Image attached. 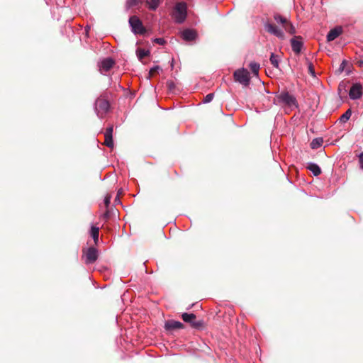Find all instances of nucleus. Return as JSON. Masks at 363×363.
<instances>
[{"label":"nucleus","instance_id":"obj_14","mask_svg":"<svg viewBox=\"0 0 363 363\" xmlns=\"http://www.w3.org/2000/svg\"><path fill=\"white\" fill-rule=\"evenodd\" d=\"M341 27H335L331 29L327 35V40L330 42L337 38L342 33Z\"/></svg>","mask_w":363,"mask_h":363},{"label":"nucleus","instance_id":"obj_25","mask_svg":"<svg viewBox=\"0 0 363 363\" xmlns=\"http://www.w3.org/2000/svg\"><path fill=\"white\" fill-rule=\"evenodd\" d=\"M141 0H127L126 5L128 8L133 7L137 6Z\"/></svg>","mask_w":363,"mask_h":363},{"label":"nucleus","instance_id":"obj_7","mask_svg":"<svg viewBox=\"0 0 363 363\" xmlns=\"http://www.w3.org/2000/svg\"><path fill=\"white\" fill-rule=\"evenodd\" d=\"M264 29L269 33L276 36L279 39L284 40L285 38L284 33L282 29L279 28L276 25L270 22L264 23Z\"/></svg>","mask_w":363,"mask_h":363},{"label":"nucleus","instance_id":"obj_10","mask_svg":"<svg viewBox=\"0 0 363 363\" xmlns=\"http://www.w3.org/2000/svg\"><path fill=\"white\" fill-rule=\"evenodd\" d=\"M114 63L113 60L110 57L103 60L99 65L100 72L104 73L109 71L113 67Z\"/></svg>","mask_w":363,"mask_h":363},{"label":"nucleus","instance_id":"obj_11","mask_svg":"<svg viewBox=\"0 0 363 363\" xmlns=\"http://www.w3.org/2000/svg\"><path fill=\"white\" fill-rule=\"evenodd\" d=\"M184 327V325L182 323L174 320H167L164 323V328L167 331L182 329Z\"/></svg>","mask_w":363,"mask_h":363},{"label":"nucleus","instance_id":"obj_24","mask_svg":"<svg viewBox=\"0 0 363 363\" xmlns=\"http://www.w3.org/2000/svg\"><path fill=\"white\" fill-rule=\"evenodd\" d=\"M105 137V141L104 144L108 147H113V136H104Z\"/></svg>","mask_w":363,"mask_h":363},{"label":"nucleus","instance_id":"obj_18","mask_svg":"<svg viewBox=\"0 0 363 363\" xmlns=\"http://www.w3.org/2000/svg\"><path fill=\"white\" fill-rule=\"evenodd\" d=\"M269 60H270L271 64L274 67L279 68V61H280L279 55H275L274 53L272 52L270 55Z\"/></svg>","mask_w":363,"mask_h":363},{"label":"nucleus","instance_id":"obj_22","mask_svg":"<svg viewBox=\"0 0 363 363\" xmlns=\"http://www.w3.org/2000/svg\"><path fill=\"white\" fill-rule=\"evenodd\" d=\"M250 69L254 75L257 76L259 74V64L252 62L250 63Z\"/></svg>","mask_w":363,"mask_h":363},{"label":"nucleus","instance_id":"obj_29","mask_svg":"<svg viewBox=\"0 0 363 363\" xmlns=\"http://www.w3.org/2000/svg\"><path fill=\"white\" fill-rule=\"evenodd\" d=\"M308 72H309V74H310L312 77H315V72L314 67H313V64H312L311 62H309V63H308Z\"/></svg>","mask_w":363,"mask_h":363},{"label":"nucleus","instance_id":"obj_27","mask_svg":"<svg viewBox=\"0 0 363 363\" xmlns=\"http://www.w3.org/2000/svg\"><path fill=\"white\" fill-rule=\"evenodd\" d=\"M148 54L147 51H145V50H139L137 52L138 57L141 60L145 56H147Z\"/></svg>","mask_w":363,"mask_h":363},{"label":"nucleus","instance_id":"obj_31","mask_svg":"<svg viewBox=\"0 0 363 363\" xmlns=\"http://www.w3.org/2000/svg\"><path fill=\"white\" fill-rule=\"evenodd\" d=\"M111 196L109 195V194H107L105 198H104V204L106 206V208H108L111 203Z\"/></svg>","mask_w":363,"mask_h":363},{"label":"nucleus","instance_id":"obj_21","mask_svg":"<svg viewBox=\"0 0 363 363\" xmlns=\"http://www.w3.org/2000/svg\"><path fill=\"white\" fill-rule=\"evenodd\" d=\"M274 19L277 23L281 24L283 27H284L289 22L286 18L281 16L278 13L274 14Z\"/></svg>","mask_w":363,"mask_h":363},{"label":"nucleus","instance_id":"obj_5","mask_svg":"<svg viewBox=\"0 0 363 363\" xmlns=\"http://www.w3.org/2000/svg\"><path fill=\"white\" fill-rule=\"evenodd\" d=\"M235 80L244 86H247L250 83V73L246 69H239L235 71L233 74Z\"/></svg>","mask_w":363,"mask_h":363},{"label":"nucleus","instance_id":"obj_16","mask_svg":"<svg viewBox=\"0 0 363 363\" xmlns=\"http://www.w3.org/2000/svg\"><path fill=\"white\" fill-rule=\"evenodd\" d=\"M99 228L96 226H91L90 230V235L94 239V243L96 245L99 241Z\"/></svg>","mask_w":363,"mask_h":363},{"label":"nucleus","instance_id":"obj_8","mask_svg":"<svg viewBox=\"0 0 363 363\" xmlns=\"http://www.w3.org/2000/svg\"><path fill=\"white\" fill-rule=\"evenodd\" d=\"M363 87L360 83H354L352 84L350 91L349 96L352 100L359 99L362 96Z\"/></svg>","mask_w":363,"mask_h":363},{"label":"nucleus","instance_id":"obj_28","mask_svg":"<svg viewBox=\"0 0 363 363\" xmlns=\"http://www.w3.org/2000/svg\"><path fill=\"white\" fill-rule=\"evenodd\" d=\"M358 157V164L359 168L363 170V152L359 153L357 156Z\"/></svg>","mask_w":363,"mask_h":363},{"label":"nucleus","instance_id":"obj_2","mask_svg":"<svg viewBox=\"0 0 363 363\" xmlns=\"http://www.w3.org/2000/svg\"><path fill=\"white\" fill-rule=\"evenodd\" d=\"M186 10L187 6L185 2H179L176 4L172 14L176 23H182L185 21L187 15Z\"/></svg>","mask_w":363,"mask_h":363},{"label":"nucleus","instance_id":"obj_30","mask_svg":"<svg viewBox=\"0 0 363 363\" xmlns=\"http://www.w3.org/2000/svg\"><path fill=\"white\" fill-rule=\"evenodd\" d=\"M113 125L109 126L106 130V132L104 133V136H113Z\"/></svg>","mask_w":363,"mask_h":363},{"label":"nucleus","instance_id":"obj_12","mask_svg":"<svg viewBox=\"0 0 363 363\" xmlns=\"http://www.w3.org/2000/svg\"><path fill=\"white\" fill-rule=\"evenodd\" d=\"M182 318L184 322L190 323L194 328H198L201 325L200 322L196 321V315L194 313H184Z\"/></svg>","mask_w":363,"mask_h":363},{"label":"nucleus","instance_id":"obj_32","mask_svg":"<svg viewBox=\"0 0 363 363\" xmlns=\"http://www.w3.org/2000/svg\"><path fill=\"white\" fill-rule=\"evenodd\" d=\"M156 43L163 45L165 43V40L162 38H155L154 40Z\"/></svg>","mask_w":363,"mask_h":363},{"label":"nucleus","instance_id":"obj_19","mask_svg":"<svg viewBox=\"0 0 363 363\" xmlns=\"http://www.w3.org/2000/svg\"><path fill=\"white\" fill-rule=\"evenodd\" d=\"M352 111L350 108L347 109L339 118L341 123H345L351 117Z\"/></svg>","mask_w":363,"mask_h":363},{"label":"nucleus","instance_id":"obj_15","mask_svg":"<svg viewBox=\"0 0 363 363\" xmlns=\"http://www.w3.org/2000/svg\"><path fill=\"white\" fill-rule=\"evenodd\" d=\"M307 168L311 171L315 176H318L321 173L320 167L315 163H308Z\"/></svg>","mask_w":363,"mask_h":363},{"label":"nucleus","instance_id":"obj_38","mask_svg":"<svg viewBox=\"0 0 363 363\" xmlns=\"http://www.w3.org/2000/svg\"><path fill=\"white\" fill-rule=\"evenodd\" d=\"M172 83H169V88H171V87L172 86Z\"/></svg>","mask_w":363,"mask_h":363},{"label":"nucleus","instance_id":"obj_36","mask_svg":"<svg viewBox=\"0 0 363 363\" xmlns=\"http://www.w3.org/2000/svg\"><path fill=\"white\" fill-rule=\"evenodd\" d=\"M123 193V189H120L118 191V193H117V195H118L120 196L121 194H122Z\"/></svg>","mask_w":363,"mask_h":363},{"label":"nucleus","instance_id":"obj_35","mask_svg":"<svg viewBox=\"0 0 363 363\" xmlns=\"http://www.w3.org/2000/svg\"><path fill=\"white\" fill-rule=\"evenodd\" d=\"M103 217L106 219H108L109 218V212L108 211H107L106 212H105L103 215Z\"/></svg>","mask_w":363,"mask_h":363},{"label":"nucleus","instance_id":"obj_23","mask_svg":"<svg viewBox=\"0 0 363 363\" xmlns=\"http://www.w3.org/2000/svg\"><path fill=\"white\" fill-rule=\"evenodd\" d=\"M285 30L290 34H294L296 33V30L294 26L290 22H288L287 24L284 27Z\"/></svg>","mask_w":363,"mask_h":363},{"label":"nucleus","instance_id":"obj_13","mask_svg":"<svg viewBox=\"0 0 363 363\" xmlns=\"http://www.w3.org/2000/svg\"><path fill=\"white\" fill-rule=\"evenodd\" d=\"M182 38L185 41H192L196 38V32L192 29H185L181 33Z\"/></svg>","mask_w":363,"mask_h":363},{"label":"nucleus","instance_id":"obj_26","mask_svg":"<svg viewBox=\"0 0 363 363\" xmlns=\"http://www.w3.org/2000/svg\"><path fill=\"white\" fill-rule=\"evenodd\" d=\"M213 97H214V94L213 93H210V94H208L203 99V102L204 104H207V103H210L213 99Z\"/></svg>","mask_w":363,"mask_h":363},{"label":"nucleus","instance_id":"obj_6","mask_svg":"<svg viewBox=\"0 0 363 363\" xmlns=\"http://www.w3.org/2000/svg\"><path fill=\"white\" fill-rule=\"evenodd\" d=\"M84 255V262L86 264L94 263L99 257V251L94 247H90L86 250H83Z\"/></svg>","mask_w":363,"mask_h":363},{"label":"nucleus","instance_id":"obj_1","mask_svg":"<svg viewBox=\"0 0 363 363\" xmlns=\"http://www.w3.org/2000/svg\"><path fill=\"white\" fill-rule=\"evenodd\" d=\"M274 104L285 107L289 111L298 108V104L296 97L288 91H281L274 99Z\"/></svg>","mask_w":363,"mask_h":363},{"label":"nucleus","instance_id":"obj_4","mask_svg":"<svg viewBox=\"0 0 363 363\" xmlns=\"http://www.w3.org/2000/svg\"><path fill=\"white\" fill-rule=\"evenodd\" d=\"M129 25L131 28L132 32L135 34H144L146 32L142 21L136 16H132L129 18Z\"/></svg>","mask_w":363,"mask_h":363},{"label":"nucleus","instance_id":"obj_37","mask_svg":"<svg viewBox=\"0 0 363 363\" xmlns=\"http://www.w3.org/2000/svg\"><path fill=\"white\" fill-rule=\"evenodd\" d=\"M344 62H345L343 61V62H342V64H341V66H340V69H341L342 70L344 69V65H344Z\"/></svg>","mask_w":363,"mask_h":363},{"label":"nucleus","instance_id":"obj_34","mask_svg":"<svg viewBox=\"0 0 363 363\" xmlns=\"http://www.w3.org/2000/svg\"><path fill=\"white\" fill-rule=\"evenodd\" d=\"M114 202L116 204L117 203H121V200H120V197L118 195H117L115 198V200H114Z\"/></svg>","mask_w":363,"mask_h":363},{"label":"nucleus","instance_id":"obj_17","mask_svg":"<svg viewBox=\"0 0 363 363\" xmlns=\"http://www.w3.org/2000/svg\"><path fill=\"white\" fill-rule=\"evenodd\" d=\"M149 9L155 11L161 3V0H145Z\"/></svg>","mask_w":363,"mask_h":363},{"label":"nucleus","instance_id":"obj_33","mask_svg":"<svg viewBox=\"0 0 363 363\" xmlns=\"http://www.w3.org/2000/svg\"><path fill=\"white\" fill-rule=\"evenodd\" d=\"M158 69H160V67L158 66H156V67L151 68L150 72V74H153V73L157 72Z\"/></svg>","mask_w":363,"mask_h":363},{"label":"nucleus","instance_id":"obj_3","mask_svg":"<svg viewBox=\"0 0 363 363\" xmlns=\"http://www.w3.org/2000/svg\"><path fill=\"white\" fill-rule=\"evenodd\" d=\"M109 108L110 104L107 99L99 97L96 100L94 109L99 118H104L109 111Z\"/></svg>","mask_w":363,"mask_h":363},{"label":"nucleus","instance_id":"obj_20","mask_svg":"<svg viewBox=\"0 0 363 363\" xmlns=\"http://www.w3.org/2000/svg\"><path fill=\"white\" fill-rule=\"evenodd\" d=\"M323 140L321 138H317L313 139L311 143V147L312 149H318L322 146Z\"/></svg>","mask_w":363,"mask_h":363},{"label":"nucleus","instance_id":"obj_9","mask_svg":"<svg viewBox=\"0 0 363 363\" xmlns=\"http://www.w3.org/2000/svg\"><path fill=\"white\" fill-rule=\"evenodd\" d=\"M290 42L293 52L296 55H299L303 46L301 37L295 36L291 39Z\"/></svg>","mask_w":363,"mask_h":363}]
</instances>
